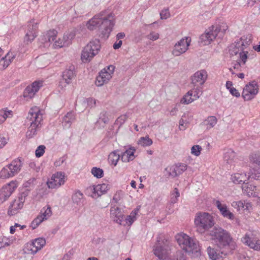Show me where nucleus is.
Returning a JSON list of instances; mask_svg holds the SVG:
<instances>
[{"label": "nucleus", "mask_w": 260, "mask_h": 260, "mask_svg": "<svg viewBox=\"0 0 260 260\" xmlns=\"http://www.w3.org/2000/svg\"><path fill=\"white\" fill-rule=\"evenodd\" d=\"M10 63L8 61V59L6 58V55L5 57H3L0 60V70H3L7 68L9 65Z\"/></svg>", "instance_id": "48"}, {"label": "nucleus", "mask_w": 260, "mask_h": 260, "mask_svg": "<svg viewBox=\"0 0 260 260\" xmlns=\"http://www.w3.org/2000/svg\"><path fill=\"white\" fill-rule=\"evenodd\" d=\"M43 81L42 80H37L32 82L25 89L23 92L24 97L28 99L32 98L40 88L43 86Z\"/></svg>", "instance_id": "20"}, {"label": "nucleus", "mask_w": 260, "mask_h": 260, "mask_svg": "<svg viewBox=\"0 0 260 260\" xmlns=\"http://www.w3.org/2000/svg\"><path fill=\"white\" fill-rule=\"evenodd\" d=\"M250 36H244L241 38L240 41L237 42L235 46L234 50L231 51L232 55H236L240 50H244L251 43V38Z\"/></svg>", "instance_id": "23"}, {"label": "nucleus", "mask_w": 260, "mask_h": 260, "mask_svg": "<svg viewBox=\"0 0 260 260\" xmlns=\"http://www.w3.org/2000/svg\"><path fill=\"white\" fill-rule=\"evenodd\" d=\"M152 140L148 136L140 138L138 141L139 145L143 147H147L152 145Z\"/></svg>", "instance_id": "43"}, {"label": "nucleus", "mask_w": 260, "mask_h": 260, "mask_svg": "<svg viewBox=\"0 0 260 260\" xmlns=\"http://www.w3.org/2000/svg\"><path fill=\"white\" fill-rule=\"evenodd\" d=\"M30 167L36 172H39L42 168V164H30Z\"/></svg>", "instance_id": "61"}, {"label": "nucleus", "mask_w": 260, "mask_h": 260, "mask_svg": "<svg viewBox=\"0 0 260 260\" xmlns=\"http://www.w3.org/2000/svg\"><path fill=\"white\" fill-rule=\"evenodd\" d=\"M192 93L194 95L195 99H198L202 94V90L200 87H194L189 91V93Z\"/></svg>", "instance_id": "45"}, {"label": "nucleus", "mask_w": 260, "mask_h": 260, "mask_svg": "<svg viewBox=\"0 0 260 260\" xmlns=\"http://www.w3.org/2000/svg\"><path fill=\"white\" fill-rule=\"evenodd\" d=\"M171 260H186V259L183 254L179 252V254H177L176 257L173 258Z\"/></svg>", "instance_id": "64"}, {"label": "nucleus", "mask_w": 260, "mask_h": 260, "mask_svg": "<svg viewBox=\"0 0 260 260\" xmlns=\"http://www.w3.org/2000/svg\"><path fill=\"white\" fill-rule=\"evenodd\" d=\"M75 33L74 31H71L64 34L62 40L65 44L66 46H68L71 44L72 40L74 38Z\"/></svg>", "instance_id": "41"}, {"label": "nucleus", "mask_w": 260, "mask_h": 260, "mask_svg": "<svg viewBox=\"0 0 260 260\" xmlns=\"http://www.w3.org/2000/svg\"><path fill=\"white\" fill-rule=\"evenodd\" d=\"M45 244L46 241L45 239L43 238H37L27 246L28 250L30 251L31 254H34L41 249L45 246Z\"/></svg>", "instance_id": "26"}, {"label": "nucleus", "mask_w": 260, "mask_h": 260, "mask_svg": "<svg viewBox=\"0 0 260 260\" xmlns=\"http://www.w3.org/2000/svg\"><path fill=\"white\" fill-rule=\"evenodd\" d=\"M108 114L106 112H102L100 115L99 120L98 122H103L104 123H106L109 121Z\"/></svg>", "instance_id": "49"}, {"label": "nucleus", "mask_w": 260, "mask_h": 260, "mask_svg": "<svg viewBox=\"0 0 260 260\" xmlns=\"http://www.w3.org/2000/svg\"><path fill=\"white\" fill-rule=\"evenodd\" d=\"M209 235L219 250L208 247L207 252L212 260H223V256L232 253L237 246L230 234L220 227H215Z\"/></svg>", "instance_id": "1"}, {"label": "nucleus", "mask_w": 260, "mask_h": 260, "mask_svg": "<svg viewBox=\"0 0 260 260\" xmlns=\"http://www.w3.org/2000/svg\"><path fill=\"white\" fill-rule=\"evenodd\" d=\"M191 39L189 37H185L178 41L174 45L172 51L175 56H178L185 53L190 45Z\"/></svg>", "instance_id": "15"}, {"label": "nucleus", "mask_w": 260, "mask_h": 260, "mask_svg": "<svg viewBox=\"0 0 260 260\" xmlns=\"http://www.w3.org/2000/svg\"><path fill=\"white\" fill-rule=\"evenodd\" d=\"M194 96V95L192 94V93L189 94L188 91L181 99L180 102L181 104L188 105L197 100V99H195Z\"/></svg>", "instance_id": "38"}, {"label": "nucleus", "mask_w": 260, "mask_h": 260, "mask_svg": "<svg viewBox=\"0 0 260 260\" xmlns=\"http://www.w3.org/2000/svg\"><path fill=\"white\" fill-rule=\"evenodd\" d=\"M110 217L114 222L120 225L124 215L119 207H112L110 209Z\"/></svg>", "instance_id": "27"}, {"label": "nucleus", "mask_w": 260, "mask_h": 260, "mask_svg": "<svg viewBox=\"0 0 260 260\" xmlns=\"http://www.w3.org/2000/svg\"><path fill=\"white\" fill-rule=\"evenodd\" d=\"M0 242L2 246V248L10 245L12 243L11 240L5 237L0 238Z\"/></svg>", "instance_id": "52"}, {"label": "nucleus", "mask_w": 260, "mask_h": 260, "mask_svg": "<svg viewBox=\"0 0 260 260\" xmlns=\"http://www.w3.org/2000/svg\"><path fill=\"white\" fill-rule=\"evenodd\" d=\"M201 150L202 147L200 145H194L191 147V153L198 156L200 155Z\"/></svg>", "instance_id": "50"}, {"label": "nucleus", "mask_w": 260, "mask_h": 260, "mask_svg": "<svg viewBox=\"0 0 260 260\" xmlns=\"http://www.w3.org/2000/svg\"><path fill=\"white\" fill-rule=\"evenodd\" d=\"M215 205L223 217L232 220L234 218V214L228 210L225 204H222L219 201L217 200L215 201Z\"/></svg>", "instance_id": "29"}, {"label": "nucleus", "mask_w": 260, "mask_h": 260, "mask_svg": "<svg viewBox=\"0 0 260 260\" xmlns=\"http://www.w3.org/2000/svg\"><path fill=\"white\" fill-rule=\"evenodd\" d=\"M83 194L79 190L76 191L72 196V200L74 203L77 205L82 203Z\"/></svg>", "instance_id": "42"}, {"label": "nucleus", "mask_w": 260, "mask_h": 260, "mask_svg": "<svg viewBox=\"0 0 260 260\" xmlns=\"http://www.w3.org/2000/svg\"><path fill=\"white\" fill-rule=\"evenodd\" d=\"M230 93L234 96L239 98L240 96V92L235 88H231L230 91Z\"/></svg>", "instance_id": "63"}, {"label": "nucleus", "mask_w": 260, "mask_h": 260, "mask_svg": "<svg viewBox=\"0 0 260 260\" xmlns=\"http://www.w3.org/2000/svg\"><path fill=\"white\" fill-rule=\"evenodd\" d=\"M45 147L44 145H40L37 148L36 150V156L40 157L42 156L45 152Z\"/></svg>", "instance_id": "54"}, {"label": "nucleus", "mask_w": 260, "mask_h": 260, "mask_svg": "<svg viewBox=\"0 0 260 260\" xmlns=\"http://www.w3.org/2000/svg\"><path fill=\"white\" fill-rule=\"evenodd\" d=\"M258 180L260 178V169L257 166L250 169L248 173V179Z\"/></svg>", "instance_id": "37"}, {"label": "nucleus", "mask_w": 260, "mask_h": 260, "mask_svg": "<svg viewBox=\"0 0 260 260\" xmlns=\"http://www.w3.org/2000/svg\"><path fill=\"white\" fill-rule=\"evenodd\" d=\"M228 27L227 25L223 23L220 25H212L200 36L201 42L204 45L210 44L216 38L219 33L224 34L228 29Z\"/></svg>", "instance_id": "6"}, {"label": "nucleus", "mask_w": 260, "mask_h": 260, "mask_svg": "<svg viewBox=\"0 0 260 260\" xmlns=\"http://www.w3.org/2000/svg\"><path fill=\"white\" fill-rule=\"evenodd\" d=\"M65 182V174L63 172H58L53 174L51 177L48 179L47 185L49 188H58L63 185Z\"/></svg>", "instance_id": "17"}, {"label": "nucleus", "mask_w": 260, "mask_h": 260, "mask_svg": "<svg viewBox=\"0 0 260 260\" xmlns=\"http://www.w3.org/2000/svg\"><path fill=\"white\" fill-rule=\"evenodd\" d=\"M153 250L155 255L159 259H165L170 253V243L162 235H160L157 237V241Z\"/></svg>", "instance_id": "7"}, {"label": "nucleus", "mask_w": 260, "mask_h": 260, "mask_svg": "<svg viewBox=\"0 0 260 260\" xmlns=\"http://www.w3.org/2000/svg\"><path fill=\"white\" fill-rule=\"evenodd\" d=\"M239 52V57H240V61H241L243 64H244L247 59V51H244L243 50H240Z\"/></svg>", "instance_id": "51"}, {"label": "nucleus", "mask_w": 260, "mask_h": 260, "mask_svg": "<svg viewBox=\"0 0 260 260\" xmlns=\"http://www.w3.org/2000/svg\"><path fill=\"white\" fill-rule=\"evenodd\" d=\"M247 179L248 177L245 173H235L231 176V180L235 184H244Z\"/></svg>", "instance_id": "34"}, {"label": "nucleus", "mask_w": 260, "mask_h": 260, "mask_svg": "<svg viewBox=\"0 0 260 260\" xmlns=\"http://www.w3.org/2000/svg\"><path fill=\"white\" fill-rule=\"evenodd\" d=\"M138 213V209H135L131 212L130 214L127 216L125 218L124 217L122 220L120 225L124 226H130L137 219V215Z\"/></svg>", "instance_id": "32"}, {"label": "nucleus", "mask_w": 260, "mask_h": 260, "mask_svg": "<svg viewBox=\"0 0 260 260\" xmlns=\"http://www.w3.org/2000/svg\"><path fill=\"white\" fill-rule=\"evenodd\" d=\"M101 49L100 41L95 39L89 42L82 50L81 59L83 62H89L99 53Z\"/></svg>", "instance_id": "8"}, {"label": "nucleus", "mask_w": 260, "mask_h": 260, "mask_svg": "<svg viewBox=\"0 0 260 260\" xmlns=\"http://www.w3.org/2000/svg\"><path fill=\"white\" fill-rule=\"evenodd\" d=\"M160 18L161 19H166L170 16L169 9H164L160 12Z\"/></svg>", "instance_id": "55"}, {"label": "nucleus", "mask_w": 260, "mask_h": 260, "mask_svg": "<svg viewBox=\"0 0 260 260\" xmlns=\"http://www.w3.org/2000/svg\"><path fill=\"white\" fill-rule=\"evenodd\" d=\"M258 85L255 81L249 82L244 87L242 96L244 101H250L254 98L258 92Z\"/></svg>", "instance_id": "12"}, {"label": "nucleus", "mask_w": 260, "mask_h": 260, "mask_svg": "<svg viewBox=\"0 0 260 260\" xmlns=\"http://www.w3.org/2000/svg\"><path fill=\"white\" fill-rule=\"evenodd\" d=\"M36 181V179L33 178H30L25 183H23V186L24 187H31L34 185V181Z\"/></svg>", "instance_id": "60"}, {"label": "nucleus", "mask_w": 260, "mask_h": 260, "mask_svg": "<svg viewBox=\"0 0 260 260\" xmlns=\"http://www.w3.org/2000/svg\"><path fill=\"white\" fill-rule=\"evenodd\" d=\"M27 119L30 121V124L26 132V136L27 138L30 139L37 134V131L42 126L43 111L38 107H32L28 112Z\"/></svg>", "instance_id": "4"}, {"label": "nucleus", "mask_w": 260, "mask_h": 260, "mask_svg": "<svg viewBox=\"0 0 260 260\" xmlns=\"http://www.w3.org/2000/svg\"><path fill=\"white\" fill-rule=\"evenodd\" d=\"M66 47L65 44L64 43L62 39L59 38L57 41L54 42V48H61Z\"/></svg>", "instance_id": "56"}, {"label": "nucleus", "mask_w": 260, "mask_h": 260, "mask_svg": "<svg viewBox=\"0 0 260 260\" xmlns=\"http://www.w3.org/2000/svg\"><path fill=\"white\" fill-rule=\"evenodd\" d=\"M86 102L88 107L91 108L95 105V100L92 98H88Z\"/></svg>", "instance_id": "62"}, {"label": "nucleus", "mask_w": 260, "mask_h": 260, "mask_svg": "<svg viewBox=\"0 0 260 260\" xmlns=\"http://www.w3.org/2000/svg\"><path fill=\"white\" fill-rule=\"evenodd\" d=\"M25 197V194H21L14 200L9 207L8 211V215L13 216L20 212L23 207Z\"/></svg>", "instance_id": "16"}, {"label": "nucleus", "mask_w": 260, "mask_h": 260, "mask_svg": "<svg viewBox=\"0 0 260 260\" xmlns=\"http://www.w3.org/2000/svg\"><path fill=\"white\" fill-rule=\"evenodd\" d=\"M57 34V32L55 30L52 29L48 30L41 36L40 40L42 43L48 44L54 41Z\"/></svg>", "instance_id": "30"}, {"label": "nucleus", "mask_w": 260, "mask_h": 260, "mask_svg": "<svg viewBox=\"0 0 260 260\" xmlns=\"http://www.w3.org/2000/svg\"><path fill=\"white\" fill-rule=\"evenodd\" d=\"M217 119L215 116H209L205 121L204 124L206 125L207 129H210L214 127L217 123Z\"/></svg>", "instance_id": "40"}, {"label": "nucleus", "mask_w": 260, "mask_h": 260, "mask_svg": "<svg viewBox=\"0 0 260 260\" xmlns=\"http://www.w3.org/2000/svg\"><path fill=\"white\" fill-rule=\"evenodd\" d=\"M89 189L92 192L91 197L96 199L106 193L109 187L107 184L103 183L90 186Z\"/></svg>", "instance_id": "24"}, {"label": "nucleus", "mask_w": 260, "mask_h": 260, "mask_svg": "<svg viewBox=\"0 0 260 260\" xmlns=\"http://www.w3.org/2000/svg\"><path fill=\"white\" fill-rule=\"evenodd\" d=\"M249 159L251 162H260V152L251 153Z\"/></svg>", "instance_id": "46"}, {"label": "nucleus", "mask_w": 260, "mask_h": 260, "mask_svg": "<svg viewBox=\"0 0 260 260\" xmlns=\"http://www.w3.org/2000/svg\"><path fill=\"white\" fill-rule=\"evenodd\" d=\"M16 55L15 52H9L6 55V58L8 59L9 63H11L16 57Z\"/></svg>", "instance_id": "57"}, {"label": "nucleus", "mask_w": 260, "mask_h": 260, "mask_svg": "<svg viewBox=\"0 0 260 260\" xmlns=\"http://www.w3.org/2000/svg\"><path fill=\"white\" fill-rule=\"evenodd\" d=\"M207 72L205 70L198 71L194 73L191 77V83L194 86L204 85L207 79Z\"/></svg>", "instance_id": "22"}, {"label": "nucleus", "mask_w": 260, "mask_h": 260, "mask_svg": "<svg viewBox=\"0 0 260 260\" xmlns=\"http://www.w3.org/2000/svg\"><path fill=\"white\" fill-rule=\"evenodd\" d=\"M176 239L180 247L185 252L195 256L200 255V247L199 242L184 233L176 235Z\"/></svg>", "instance_id": "3"}, {"label": "nucleus", "mask_w": 260, "mask_h": 260, "mask_svg": "<svg viewBox=\"0 0 260 260\" xmlns=\"http://www.w3.org/2000/svg\"><path fill=\"white\" fill-rule=\"evenodd\" d=\"M127 118V116L126 114H123L120 116L116 120L115 123L119 126L123 124Z\"/></svg>", "instance_id": "53"}, {"label": "nucleus", "mask_w": 260, "mask_h": 260, "mask_svg": "<svg viewBox=\"0 0 260 260\" xmlns=\"http://www.w3.org/2000/svg\"><path fill=\"white\" fill-rule=\"evenodd\" d=\"M235 157V152L230 148L224 150L223 159L224 161L228 162L229 161H233Z\"/></svg>", "instance_id": "35"}, {"label": "nucleus", "mask_w": 260, "mask_h": 260, "mask_svg": "<svg viewBox=\"0 0 260 260\" xmlns=\"http://www.w3.org/2000/svg\"><path fill=\"white\" fill-rule=\"evenodd\" d=\"M194 224L196 225L197 231L201 234H205L207 232L210 231L215 227L214 226L215 221L213 216L207 212H199L196 214L194 219Z\"/></svg>", "instance_id": "5"}, {"label": "nucleus", "mask_w": 260, "mask_h": 260, "mask_svg": "<svg viewBox=\"0 0 260 260\" xmlns=\"http://www.w3.org/2000/svg\"><path fill=\"white\" fill-rule=\"evenodd\" d=\"M92 174L97 178H101L104 176L103 170L98 167H93L91 171Z\"/></svg>", "instance_id": "44"}, {"label": "nucleus", "mask_w": 260, "mask_h": 260, "mask_svg": "<svg viewBox=\"0 0 260 260\" xmlns=\"http://www.w3.org/2000/svg\"><path fill=\"white\" fill-rule=\"evenodd\" d=\"M115 70V67L110 65L101 71L96 77L95 84L98 86H103L107 83L111 79Z\"/></svg>", "instance_id": "10"}, {"label": "nucleus", "mask_w": 260, "mask_h": 260, "mask_svg": "<svg viewBox=\"0 0 260 260\" xmlns=\"http://www.w3.org/2000/svg\"><path fill=\"white\" fill-rule=\"evenodd\" d=\"M180 197V192L177 188H174L170 192V203L171 204H174L178 201Z\"/></svg>", "instance_id": "39"}, {"label": "nucleus", "mask_w": 260, "mask_h": 260, "mask_svg": "<svg viewBox=\"0 0 260 260\" xmlns=\"http://www.w3.org/2000/svg\"><path fill=\"white\" fill-rule=\"evenodd\" d=\"M114 25V16L112 13L105 11L93 16L87 22L86 26L90 30L99 28L102 38L107 39L112 30Z\"/></svg>", "instance_id": "2"}, {"label": "nucleus", "mask_w": 260, "mask_h": 260, "mask_svg": "<svg viewBox=\"0 0 260 260\" xmlns=\"http://www.w3.org/2000/svg\"><path fill=\"white\" fill-rule=\"evenodd\" d=\"M20 168V164H8L0 172V178L7 179L12 177L19 172Z\"/></svg>", "instance_id": "18"}, {"label": "nucleus", "mask_w": 260, "mask_h": 260, "mask_svg": "<svg viewBox=\"0 0 260 260\" xmlns=\"http://www.w3.org/2000/svg\"><path fill=\"white\" fill-rule=\"evenodd\" d=\"M13 116L12 111L7 108L0 110V124L3 123L8 118H11Z\"/></svg>", "instance_id": "36"}, {"label": "nucleus", "mask_w": 260, "mask_h": 260, "mask_svg": "<svg viewBox=\"0 0 260 260\" xmlns=\"http://www.w3.org/2000/svg\"><path fill=\"white\" fill-rule=\"evenodd\" d=\"M242 242L250 248L260 250V240L251 232L246 233L241 239Z\"/></svg>", "instance_id": "19"}, {"label": "nucleus", "mask_w": 260, "mask_h": 260, "mask_svg": "<svg viewBox=\"0 0 260 260\" xmlns=\"http://www.w3.org/2000/svg\"><path fill=\"white\" fill-rule=\"evenodd\" d=\"M242 191L244 194L249 197H257L258 192L257 191L256 186L248 183H244L242 186Z\"/></svg>", "instance_id": "28"}, {"label": "nucleus", "mask_w": 260, "mask_h": 260, "mask_svg": "<svg viewBox=\"0 0 260 260\" xmlns=\"http://www.w3.org/2000/svg\"><path fill=\"white\" fill-rule=\"evenodd\" d=\"M123 196L124 192L122 190H118L114 194V196L113 197V200L115 203H118L123 198Z\"/></svg>", "instance_id": "47"}, {"label": "nucleus", "mask_w": 260, "mask_h": 260, "mask_svg": "<svg viewBox=\"0 0 260 260\" xmlns=\"http://www.w3.org/2000/svg\"><path fill=\"white\" fill-rule=\"evenodd\" d=\"M186 168V164H171L165 169L164 173L168 177L174 178L183 173Z\"/></svg>", "instance_id": "14"}, {"label": "nucleus", "mask_w": 260, "mask_h": 260, "mask_svg": "<svg viewBox=\"0 0 260 260\" xmlns=\"http://www.w3.org/2000/svg\"><path fill=\"white\" fill-rule=\"evenodd\" d=\"M52 214L51 207L49 205L44 207L41 210L40 214L35 218L31 223L32 229H36L42 222L47 220Z\"/></svg>", "instance_id": "13"}, {"label": "nucleus", "mask_w": 260, "mask_h": 260, "mask_svg": "<svg viewBox=\"0 0 260 260\" xmlns=\"http://www.w3.org/2000/svg\"><path fill=\"white\" fill-rule=\"evenodd\" d=\"M37 24L30 22L27 25V30L24 37V42L27 44L31 43L37 37Z\"/></svg>", "instance_id": "25"}, {"label": "nucleus", "mask_w": 260, "mask_h": 260, "mask_svg": "<svg viewBox=\"0 0 260 260\" xmlns=\"http://www.w3.org/2000/svg\"><path fill=\"white\" fill-rule=\"evenodd\" d=\"M232 206L238 211L243 210L249 212L252 209L251 204L246 201H234L232 203Z\"/></svg>", "instance_id": "31"}, {"label": "nucleus", "mask_w": 260, "mask_h": 260, "mask_svg": "<svg viewBox=\"0 0 260 260\" xmlns=\"http://www.w3.org/2000/svg\"><path fill=\"white\" fill-rule=\"evenodd\" d=\"M159 36L158 33L152 31L147 36V38L150 40L155 41L159 38Z\"/></svg>", "instance_id": "58"}, {"label": "nucleus", "mask_w": 260, "mask_h": 260, "mask_svg": "<svg viewBox=\"0 0 260 260\" xmlns=\"http://www.w3.org/2000/svg\"><path fill=\"white\" fill-rule=\"evenodd\" d=\"M18 186L16 180H13L0 189V204L6 202Z\"/></svg>", "instance_id": "11"}, {"label": "nucleus", "mask_w": 260, "mask_h": 260, "mask_svg": "<svg viewBox=\"0 0 260 260\" xmlns=\"http://www.w3.org/2000/svg\"><path fill=\"white\" fill-rule=\"evenodd\" d=\"M135 149L129 148L124 152L119 150H114L110 153L108 156L109 162H118L121 160L123 162L132 161L135 158Z\"/></svg>", "instance_id": "9"}, {"label": "nucleus", "mask_w": 260, "mask_h": 260, "mask_svg": "<svg viewBox=\"0 0 260 260\" xmlns=\"http://www.w3.org/2000/svg\"><path fill=\"white\" fill-rule=\"evenodd\" d=\"M73 249L70 250L66 254H65L61 260H70L74 254Z\"/></svg>", "instance_id": "59"}, {"label": "nucleus", "mask_w": 260, "mask_h": 260, "mask_svg": "<svg viewBox=\"0 0 260 260\" xmlns=\"http://www.w3.org/2000/svg\"><path fill=\"white\" fill-rule=\"evenodd\" d=\"M75 120V114L73 112H68L63 118V125L66 128H69Z\"/></svg>", "instance_id": "33"}, {"label": "nucleus", "mask_w": 260, "mask_h": 260, "mask_svg": "<svg viewBox=\"0 0 260 260\" xmlns=\"http://www.w3.org/2000/svg\"><path fill=\"white\" fill-rule=\"evenodd\" d=\"M76 77V73L75 71V67L73 66H70L68 69L65 70L62 75V80L60 82V85L66 86V85H62L63 83H66V85H69L72 83L73 81L75 79Z\"/></svg>", "instance_id": "21"}]
</instances>
